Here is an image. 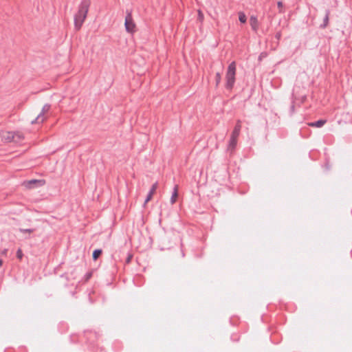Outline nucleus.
<instances>
[{
	"label": "nucleus",
	"instance_id": "obj_1",
	"mask_svg": "<svg viewBox=\"0 0 352 352\" xmlns=\"http://www.w3.org/2000/svg\"><path fill=\"white\" fill-rule=\"evenodd\" d=\"M90 0H82L79 6L78 12L75 15L74 25L77 30H80L87 18L89 9Z\"/></svg>",
	"mask_w": 352,
	"mask_h": 352
},
{
	"label": "nucleus",
	"instance_id": "obj_2",
	"mask_svg": "<svg viewBox=\"0 0 352 352\" xmlns=\"http://www.w3.org/2000/svg\"><path fill=\"white\" fill-rule=\"evenodd\" d=\"M0 138L3 142L19 144L24 140V135L19 131L0 130Z\"/></svg>",
	"mask_w": 352,
	"mask_h": 352
},
{
	"label": "nucleus",
	"instance_id": "obj_3",
	"mask_svg": "<svg viewBox=\"0 0 352 352\" xmlns=\"http://www.w3.org/2000/svg\"><path fill=\"white\" fill-rule=\"evenodd\" d=\"M236 75V63L232 62L228 67L226 72V87L232 89L234 86Z\"/></svg>",
	"mask_w": 352,
	"mask_h": 352
},
{
	"label": "nucleus",
	"instance_id": "obj_4",
	"mask_svg": "<svg viewBox=\"0 0 352 352\" xmlns=\"http://www.w3.org/2000/svg\"><path fill=\"white\" fill-rule=\"evenodd\" d=\"M126 30L129 33H133L135 32V24L132 19L131 14H128L125 18L124 23Z\"/></svg>",
	"mask_w": 352,
	"mask_h": 352
},
{
	"label": "nucleus",
	"instance_id": "obj_5",
	"mask_svg": "<svg viewBox=\"0 0 352 352\" xmlns=\"http://www.w3.org/2000/svg\"><path fill=\"white\" fill-rule=\"evenodd\" d=\"M157 187H158L157 183H155L152 186V187L150 190V192L145 200L144 204H147L149 201H151L152 199L153 195L155 193Z\"/></svg>",
	"mask_w": 352,
	"mask_h": 352
},
{
	"label": "nucleus",
	"instance_id": "obj_6",
	"mask_svg": "<svg viewBox=\"0 0 352 352\" xmlns=\"http://www.w3.org/2000/svg\"><path fill=\"white\" fill-rule=\"evenodd\" d=\"M241 129V120H237L236 124L234 126V129L232 131V136L239 138Z\"/></svg>",
	"mask_w": 352,
	"mask_h": 352
},
{
	"label": "nucleus",
	"instance_id": "obj_7",
	"mask_svg": "<svg viewBox=\"0 0 352 352\" xmlns=\"http://www.w3.org/2000/svg\"><path fill=\"white\" fill-rule=\"evenodd\" d=\"M250 24L253 30L256 31L258 28V19L254 16H251L250 18Z\"/></svg>",
	"mask_w": 352,
	"mask_h": 352
},
{
	"label": "nucleus",
	"instance_id": "obj_8",
	"mask_svg": "<svg viewBox=\"0 0 352 352\" xmlns=\"http://www.w3.org/2000/svg\"><path fill=\"white\" fill-rule=\"evenodd\" d=\"M42 181H38V180H36V179H33V180H30V181H27V182H25L23 183V185L26 187V188H31L33 187V186L35 184H37V183H41Z\"/></svg>",
	"mask_w": 352,
	"mask_h": 352
},
{
	"label": "nucleus",
	"instance_id": "obj_9",
	"mask_svg": "<svg viewBox=\"0 0 352 352\" xmlns=\"http://www.w3.org/2000/svg\"><path fill=\"white\" fill-rule=\"evenodd\" d=\"M325 122H326L325 120H320L317 122L309 123V126L320 128V127L322 126Z\"/></svg>",
	"mask_w": 352,
	"mask_h": 352
},
{
	"label": "nucleus",
	"instance_id": "obj_10",
	"mask_svg": "<svg viewBox=\"0 0 352 352\" xmlns=\"http://www.w3.org/2000/svg\"><path fill=\"white\" fill-rule=\"evenodd\" d=\"M177 197H178V187H177V186H175L174 188V191H173V195L170 198L171 204H174L176 201Z\"/></svg>",
	"mask_w": 352,
	"mask_h": 352
},
{
	"label": "nucleus",
	"instance_id": "obj_11",
	"mask_svg": "<svg viewBox=\"0 0 352 352\" xmlns=\"http://www.w3.org/2000/svg\"><path fill=\"white\" fill-rule=\"evenodd\" d=\"M237 140H238L237 137L231 135V138H230V144H229L230 148L234 149L236 147V144H237Z\"/></svg>",
	"mask_w": 352,
	"mask_h": 352
},
{
	"label": "nucleus",
	"instance_id": "obj_12",
	"mask_svg": "<svg viewBox=\"0 0 352 352\" xmlns=\"http://www.w3.org/2000/svg\"><path fill=\"white\" fill-rule=\"evenodd\" d=\"M239 20L242 23H246L247 17L246 15L243 12H240L239 13Z\"/></svg>",
	"mask_w": 352,
	"mask_h": 352
},
{
	"label": "nucleus",
	"instance_id": "obj_13",
	"mask_svg": "<svg viewBox=\"0 0 352 352\" xmlns=\"http://www.w3.org/2000/svg\"><path fill=\"white\" fill-rule=\"evenodd\" d=\"M329 12L327 11L326 14H325V16L324 18L323 24L320 25V26L322 28H323L327 27V25H328V23H329Z\"/></svg>",
	"mask_w": 352,
	"mask_h": 352
},
{
	"label": "nucleus",
	"instance_id": "obj_14",
	"mask_svg": "<svg viewBox=\"0 0 352 352\" xmlns=\"http://www.w3.org/2000/svg\"><path fill=\"white\" fill-rule=\"evenodd\" d=\"M102 254L101 250H96L93 252V258L94 260H96Z\"/></svg>",
	"mask_w": 352,
	"mask_h": 352
},
{
	"label": "nucleus",
	"instance_id": "obj_15",
	"mask_svg": "<svg viewBox=\"0 0 352 352\" xmlns=\"http://www.w3.org/2000/svg\"><path fill=\"white\" fill-rule=\"evenodd\" d=\"M16 256L17 258L19 259V260H21L23 256V252L21 250V249H19L16 252Z\"/></svg>",
	"mask_w": 352,
	"mask_h": 352
},
{
	"label": "nucleus",
	"instance_id": "obj_16",
	"mask_svg": "<svg viewBox=\"0 0 352 352\" xmlns=\"http://www.w3.org/2000/svg\"><path fill=\"white\" fill-rule=\"evenodd\" d=\"M221 81V74L219 73L216 74V84L218 85Z\"/></svg>",
	"mask_w": 352,
	"mask_h": 352
},
{
	"label": "nucleus",
	"instance_id": "obj_17",
	"mask_svg": "<svg viewBox=\"0 0 352 352\" xmlns=\"http://www.w3.org/2000/svg\"><path fill=\"white\" fill-rule=\"evenodd\" d=\"M198 19L200 21H202L204 20V14L201 10H198Z\"/></svg>",
	"mask_w": 352,
	"mask_h": 352
},
{
	"label": "nucleus",
	"instance_id": "obj_18",
	"mask_svg": "<svg viewBox=\"0 0 352 352\" xmlns=\"http://www.w3.org/2000/svg\"><path fill=\"white\" fill-rule=\"evenodd\" d=\"M20 231L21 232L31 234V233L33 232L34 230H32V229H21Z\"/></svg>",
	"mask_w": 352,
	"mask_h": 352
},
{
	"label": "nucleus",
	"instance_id": "obj_19",
	"mask_svg": "<svg viewBox=\"0 0 352 352\" xmlns=\"http://www.w3.org/2000/svg\"><path fill=\"white\" fill-rule=\"evenodd\" d=\"M50 109V107L47 106V105H45L43 108V110H42V113L44 114L45 113H47Z\"/></svg>",
	"mask_w": 352,
	"mask_h": 352
},
{
	"label": "nucleus",
	"instance_id": "obj_20",
	"mask_svg": "<svg viewBox=\"0 0 352 352\" xmlns=\"http://www.w3.org/2000/svg\"><path fill=\"white\" fill-rule=\"evenodd\" d=\"M299 89H300V87H296L294 90V94L296 98H297V95L299 94Z\"/></svg>",
	"mask_w": 352,
	"mask_h": 352
},
{
	"label": "nucleus",
	"instance_id": "obj_21",
	"mask_svg": "<svg viewBox=\"0 0 352 352\" xmlns=\"http://www.w3.org/2000/svg\"><path fill=\"white\" fill-rule=\"evenodd\" d=\"M278 8L280 9V11L281 12V11H282V10H281V9H282V8H283V3H282V2H280V1L278 2Z\"/></svg>",
	"mask_w": 352,
	"mask_h": 352
},
{
	"label": "nucleus",
	"instance_id": "obj_22",
	"mask_svg": "<svg viewBox=\"0 0 352 352\" xmlns=\"http://www.w3.org/2000/svg\"><path fill=\"white\" fill-rule=\"evenodd\" d=\"M40 118H41V116H40V115H38V116H37V118H36V120L38 122H39V121L43 122V121L44 120V118H42L41 119V120H40Z\"/></svg>",
	"mask_w": 352,
	"mask_h": 352
},
{
	"label": "nucleus",
	"instance_id": "obj_23",
	"mask_svg": "<svg viewBox=\"0 0 352 352\" xmlns=\"http://www.w3.org/2000/svg\"><path fill=\"white\" fill-rule=\"evenodd\" d=\"M131 258H132V256L129 255L126 259V263H129L131 261Z\"/></svg>",
	"mask_w": 352,
	"mask_h": 352
},
{
	"label": "nucleus",
	"instance_id": "obj_24",
	"mask_svg": "<svg viewBox=\"0 0 352 352\" xmlns=\"http://www.w3.org/2000/svg\"><path fill=\"white\" fill-rule=\"evenodd\" d=\"M3 265V261L0 258V267L2 266Z\"/></svg>",
	"mask_w": 352,
	"mask_h": 352
}]
</instances>
